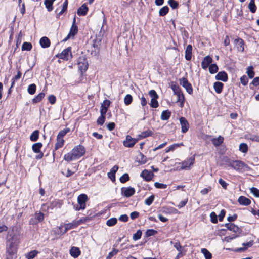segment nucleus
I'll list each match as a JSON object with an SVG mask.
<instances>
[{
    "mask_svg": "<svg viewBox=\"0 0 259 259\" xmlns=\"http://www.w3.org/2000/svg\"><path fill=\"white\" fill-rule=\"evenodd\" d=\"M85 152L84 147L80 145L75 146L71 151L64 155L63 159L67 162L76 160L82 156Z\"/></svg>",
    "mask_w": 259,
    "mask_h": 259,
    "instance_id": "f257e3e1",
    "label": "nucleus"
},
{
    "mask_svg": "<svg viewBox=\"0 0 259 259\" xmlns=\"http://www.w3.org/2000/svg\"><path fill=\"white\" fill-rule=\"evenodd\" d=\"M19 238L17 235L13 232H8L6 239V250L17 251Z\"/></svg>",
    "mask_w": 259,
    "mask_h": 259,
    "instance_id": "f03ea898",
    "label": "nucleus"
},
{
    "mask_svg": "<svg viewBox=\"0 0 259 259\" xmlns=\"http://www.w3.org/2000/svg\"><path fill=\"white\" fill-rule=\"evenodd\" d=\"M227 165L240 172L246 171L248 169V166L240 160H228Z\"/></svg>",
    "mask_w": 259,
    "mask_h": 259,
    "instance_id": "7ed1b4c3",
    "label": "nucleus"
},
{
    "mask_svg": "<svg viewBox=\"0 0 259 259\" xmlns=\"http://www.w3.org/2000/svg\"><path fill=\"white\" fill-rule=\"evenodd\" d=\"M88 200V197L87 195L82 194L79 195L77 198L78 204L76 206H74V209L77 210L81 209L84 210L86 207V202Z\"/></svg>",
    "mask_w": 259,
    "mask_h": 259,
    "instance_id": "20e7f679",
    "label": "nucleus"
},
{
    "mask_svg": "<svg viewBox=\"0 0 259 259\" xmlns=\"http://www.w3.org/2000/svg\"><path fill=\"white\" fill-rule=\"evenodd\" d=\"M78 226V222H76V220L73 221L72 222L64 224L65 229L62 230L63 225H61L58 229V233L61 234H65L68 230L76 228Z\"/></svg>",
    "mask_w": 259,
    "mask_h": 259,
    "instance_id": "39448f33",
    "label": "nucleus"
},
{
    "mask_svg": "<svg viewBox=\"0 0 259 259\" xmlns=\"http://www.w3.org/2000/svg\"><path fill=\"white\" fill-rule=\"evenodd\" d=\"M180 84L183 87L189 94L193 93V88L190 83L188 82V79L185 77H183L179 80Z\"/></svg>",
    "mask_w": 259,
    "mask_h": 259,
    "instance_id": "423d86ee",
    "label": "nucleus"
},
{
    "mask_svg": "<svg viewBox=\"0 0 259 259\" xmlns=\"http://www.w3.org/2000/svg\"><path fill=\"white\" fill-rule=\"evenodd\" d=\"M58 58L68 60L72 57L71 49L68 47L64 49L60 54L57 55Z\"/></svg>",
    "mask_w": 259,
    "mask_h": 259,
    "instance_id": "0eeeda50",
    "label": "nucleus"
},
{
    "mask_svg": "<svg viewBox=\"0 0 259 259\" xmlns=\"http://www.w3.org/2000/svg\"><path fill=\"white\" fill-rule=\"evenodd\" d=\"M174 92L178 97L177 102L178 103L179 106L181 108H182L184 106L185 101L184 94L179 90V89L174 90Z\"/></svg>",
    "mask_w": 259,
    "mask_h": 259,
    "instance_id": "6e6552de",
    "label": "nucleus"
},
{
    "mask_svg": "<svg viewBox=\"0 0 259 259\" xmlns=\"http://www.w3.org/2000/svg\"><path fill=\"white\" fill-rule=\"evenodd\" d=\"M121 194L126 197L133 196L135 193V189L131 187H123L121 189Z\"/></svg>",
    "mask_w": 259,
    "mask_h": 259,
    "instance_id": "1a4fd4ad",
    "label": "nucleus"
},
{
    "mask_svg": "<svg viewBox=\"0 0 259 259\" xmlns=\"http://www.w3.org/2000/svg\"><path fill=\"white\" fill-rule=\"evenodd\" d=\"M75 18H74L73 19V23L72 26L71 27L70 32L68 34L66 38L64 39V41H66L67 39L70 38L71 37H73L78 32V28L77 26L75 25Z\"/></svg>",
    "mask_w": 259,
    "mask_h": 259,
    "instance_id": "9d476101",
    "label": "nucleus"
},
{
    "mask_svg": "<svg viewBox=\"0 0 259 259\" xmlns=\"http://www.w3.org/2000/svg\"><path fill=\"white\" fill-rule=\"evenodd\" d=\"M136 139L133 138L131 136L127 135L125 140L123 141V145L126 147H132L137 142Z\"/></svg>",
    "mask_w": 259,
    "mask_h": 259,
    "instance_id": "9b49d317",
    "label": "nucleus"
},
{
    "mask_svg": "<svg viewBox=\"0 0 259 259\" xmlns=\"http://www.w3.org/2000/svg\"><path fill=\"white\" fill-rule=\"evenodd\" d=\"M78 68L83 73L85 72L88 68V63L86 59L80 58L78 61Z\"/></svg>",
    "mask_w": 259,
    "mask_h": 259,
    "instance_id": "f8f14e48",
    "label": "nucleus"
},
{
    "mask_svg": "<svg viewBox=\"0 0 259 259\" xmlns=\"http://www.w3.org/2000/svg\"><path fill=\"white\" fill-rule=\"evenodd\" d=\"M226 228L236 234H239L241 232V229L233 223H229L225 225Z\"/></svg>",
    "mask_w": 259,
    "mask_h": 259,
    "instance_id": "ddd939ff",
    "label": "nucleus"
},
{
    "mask_svg": "<svg viewBox=\"0 0 259 259\" xmlns=\"http://www.w3.org/2000/svg\"><path fill=\"white\" fill-rule=\"evenodd\" d=\"M44 214L41 212H36L34 215V218H32L30 221V223L32 225L36 224L39 222L44 220Z\"/></svg>",
    "mask_w": 259,
    "mask_h": 259,
    "instance_id": "4468645a",
    "label": "nucleus"
},
{
    "mask_svg": "<svg viewBox=\"0 0 259 259\" xmlns=\"http://www.w3.org/2000/svg\"><path fill=\"white\" fill-rule=\"evenodd\" d=\"M195 161V158L194 157H191L189 158V159L185 160L183 162H182V169H189L190 168V166L192 165Z\"/></svg>",
    "mask_w": 259,
    "mask_h": 259,
    "instance_id": "2eb2a0df",
    "label": "nucleus"
},
{
    "mask_svg": "<svg viewBox=\"0 0 259 259\" xmlns=\"http://www.w3.org/2000/svg\"><path fill=\"white\" fill-rule=\"evenodd\" d=\"M180 122L181 126L182 132L186 133L189 128V124L187 120L185 117H182L180 118Z\"/></svg>",
    "mask_w": 259,
    "mask_h": 259,
    "instance_id": "dca6fc26",
    "label": "nucleus"
},
{
    "mask_svg": "<svg viewBox=\"0 0 259 259\" xmlns=\"http://www.w3.org/2000/svg\"><path fill=\"white\" fill-rule=\"evenodd\" d=\"M140 176L146 181H150L152 180L153 174L152 172L147 169H144L141 173Z\"/></svg>",
    "mask_w": 259,
    "mask_h": 259,
    "instance_id": "f3484780",
    "label": "nucleus"
},
{
    "mask_svg": "<svg viewBox=\"0 0 259 259\" xmlns=\"http://www.w3.org/2000/svg\"><path fill=\"white\" fill-rule=\"evenodd\" d=\"M110 104V102L108 100H105L103 103L101 104L100 114L103 115H106V113L108 110V108Z\"/></svg>",
    "mask_w": 259,
    "mask_h": 259,
    "instance_id": "a211bd4d",
    "label": "nucleus"
},
{
    "mask_svg": "<svg viewBox=\"0 0 259 259\" xmlns=\"http://www.w3.org/2000/svg\"><path fill=\"white\" fill-rule=\"evenodd\" d=\"M212 62V59L209 56L205 57L201 62V67L204 69H206L210 63Z\"/></svg>",
    "mask_w": 259,
    "mask_h": 259,
    "instance_id": "6ab92c4d",
    "label": "nucleus"
},
{
    "mask_svg": "<svg viewBox=\"0 0 259 259\" xmlns=\"http://www.w3.org/2000/svg\"><path fill=\"white\" fill-rule=\"evenodd\" d=\"M235 45L236 46L237 50L241 52L244 50V43L241 38H237L234 40Z\"/></svg>",
    "mask_w": 259,
    "mask_h": 259,
    "instance_id": "aec40b11",
    "label": "nucleus"
},
{
    "mask_svg": "<svg viewBox=\"0 0 259 259\" xmlns=\"http://www.w3.org/2000/svg\"><path fill=\"white\" fill-rule=\"evenodd\" d=\"M118 169L117 165H114L111 169L110 171L108 173V177L111 180L112 182L115 181V174Z\"/></svg>",
    "mask_w": 259,
    "mask_h": 259,
    "instance_id": "412c9836",
    "label": "nucleus"
},
{
    "mask_svg": "<svg viewBox=\"0 0 259 259\" xmlns=\"http://www.w3.org/2000/svg\"><path fill=\"white\" fill-rule=\"evenodd\" d=\"M215 78L217 80H222L224 82H226L227 81L228 76L225 71H221L217 74L215 76Z\"/></svg>",
    "mask_w": 259,
    "mask_h": 259,
    "instance_id": "4be33fe9",
    "label": "nucleus"
},
{
    "mask_svg": "<svg viewBox=\"0 0 259 259\" xmlns=\"http://www.w3.org/2000/svg\"><path fill=\"white\" fill-rule=\"evenodd\" d=\"M41 47L43 48H47L50 46V41L49 38L46 36L42 37L39 41Z\"/></svg>",
    "mask_w": 259,
    "mask_h": 259,
    "instance_id": "5701e85b",
    "label": "nucleus"
},
{
    "mask_svg": "<svg viewBox=\"0 0 259 259\" xmlns=\"http://www.w3.org/2000/svg\"><path fill=\"white\" fill-rule=\"evenodd\" d=\"M65 141L63 138L57 137L56 143L55 144L54 150H57L58 149L62 147L64 144Z\"/></svg>",
    "mask_w": 259,
    "mask_h": 259,
    "instance_id": "b1692460",
    "label": "nucleus"
},
{
    "mask_svg": "<svg viewBox=\"0 0 259 259\" xmlns=\"http://www.w3.org/2000/svg\"><path fill=\"white\" fill-rule=\"evenodd\" d=\"M88 11V8L86 4H83L77 10V14L79 16H84Z\"/></svg>",
    "mask_w": 259,
    "mask_h": 259,
    "instance_id": "393cba45",
    "label": "nucleus"
},
{
    "mask_svg": "<svg viewBox=\"0 0 259 259\" xmlns=\"http://www.w3.org/2000/svg\"><path fill=\"white\" fill-rule=\"evenodd\" d=\"M192 46L188 45L185 50V58L187 60H190L192 57Z\"/></svg>",
    "mask_w": 259,
    "mask_h": 259,
    "instance_id": "a878e982",
    "label": "nucleus"
},
{
    "mask_svg": "<svg viewBox=\"0 0 259 259\" xmlns=\"http://www.w3.org/2000/svg\"><path fill=\"white\" fill-rule=\"evenodd\" d=\"M238 201L240 204L244 206H247L251 203L250 200L244 196L239 197Z\"/></svg>",
    "mask_w": 259,
    "mask_h": 259,
    "instance_id": "bb28decb",
    "label": "nucleus"
},
{
    "mask_svg": "<svg viewBox=\"0 0 259 259\" xmlns=\"http://www.w3.org/2000/svg\"><path fill=\"white\" fill-rule=\"evenodd\" d=\"M70 255L74 258L77 257L80 254L79 249L76 247H72L70 250Z\"/></svg>",
    "mask_w": 259,
    "mask_h": 259,
    "instance_id": "cd10ccee",
    "label": "nucleus"
},
{
    "mask_svg": "<svg viewBox=\"0 0 259 259\" xmlns=\"http://www.w3.org/2000/svg\"><path fill=\"white\" fill-rule=\"evenodd\" d=\"M253 241H250L247 243H243V245L244 247L238 248L236 249L237 252H242L246 250L248 248L251 247L253 245Z\"/></svg>",
    "mask_w": 259,
    "mask_h": 259,
    "instance_id": "c85d7f7f",
    "label": "nucleus"
},
{
    "mask_svg": "<svg viewBox=\"0 0 259 259\" xmlns=\"http://www.w3.org/2000/svg\"><path fill=\"white\" fill-rule=\"evenodd\" d=\"M137 161L140 164H143L146 163L147 159L143 154L140 152L137 156Z\"/></svg>",
    "mask_w": 259,
    "mask_h": 259,
    "instance_id": "c756f323",
    "label": "nucleus"
},
{
    "mask_svg": "<svg viewBox=\"0 0 259 259\" xmlns=\"http://www.w3.org/2000/svg\"><path fill=\"white\" fill-rule=\"evenodd\" d=\"M224 141V138L221 136H219L218 137L213 138L212 139L211 141L213 144L215 146H220Z\"/></svg>",
    "mask_w": 259,
    "mask_h": 259,
    "instance_id": "7c9ffc66",
    "label": "nucleus"
},
{
    "mask_svg": "<svg viewBox=\"0 0 259 259\" xmlns=\"http://www.w3.org/2000/svg\"><path fill=\"white\" fill-rule=\"evenodd\" d=\"M223 84L220 82H216L213 84V88L217 93L220 94L222 92Z\"/></svg>",
    "mask_w": 259,
    "mask_h": 259,
    "instance_id": "2f4dec72",
    "label": "nucleus"
},
{
    "mask_svg": "<svg viewBox=\"0 0 259 259\" xmlns=\"http://www.w3.org/2000/svg\"><path fill=\"white\" fill-rule=\"evenodd\" d=\"M171 116V112L168 110L162 111L161 115V119L162 120H168Z\"/></svg>",
    "mask_w": 259,
    "mask_h": 259,
    "instance_id": "473e14b6",
    "label": "nucleus"
},
{
    "mask_svg": "<svg viewBox=\"0 0 259 259\" xmlns=\"http://www.w3.org/2000/svg\"><path fill=\"white\" fill-rule=\"evenodd\" d=\"M16 253L17 252L16 251H11L6 250V259H15L16 257Z\"/></svg>",
    "mask_w": 259,
    "mask_h": 259,
    "instance_id": "72a5a7b5",
    "label": "nucleus"
},
{
    "mask_svg": "<svg viewBox=\"0 0 259 259\" xmlns=\"http://www.w3.org/2000/svg\"><path fill=\"white\" fill-rule=\"evenodd\" d=\"M42 146V145L41 143H36L32 145V149L35 153H39Z\"/></svg>",
    "mask_w": 259,
    "mask_h": 259,
    "instance_id": "f704fd0d",
    "label": "nucleus"
},
{
    "mask_svg": "<svg viewBox=\"0 0 259 259\" xmlns=\"http://www.w3.org/2000/svg\"><path fill=\"white\" fill-rule=\"evenodd\" d=\"M45 93H40L35 96L32 100L33 103L39 102L45 97Z\"/></svg>",
    "mask_w": 259,
    "mask_h": 259,
    "instance_id": "c9c22d12",
    "label": "nucleus"
},
{
    "mask_svg": "<svg viewBox=\"0 0 259 259\" xmlns=\"http://www.w3.org/2000/svg\"><path fill=\"white\" fill-rule=\"evenodd\" d=\"M38 253V252L37 250H34L26 254L25 257L27 259H33L37 255Z\"/></svg>",
    "mask_w": 259,
    "mask_h": 259,
    "instance_id": "e433bc0d",
    "label": "nucleus"
},
{
    "mask_svg": "<svg viewBox=\"0 0 259 259\" xmlns=\"http://www.w3.org/2000/svg\"><path fill=\"white\" fill-rule=\"evenodd\" d=\"M36 86L35 84H30L27 89V91L30 95H33L36 92Z\"/></svg>",
    "mask_w": 259,
    "mask_h": 259,
    "instance_id": "4c0bfd02",
    "label": "nucleus"
},
{
    "mask_svg": "<svg viewBox=\"0 0 259 259\" xmlns=\"http://www.w3.org/2000/svg\"><path fill=\"white\" fill-rule=\"evenodd\" d=\"M169 11V8L167 6H164L161 8L159 11V15L161 16H165Z\"/></svg>",
    "mask_w": 259,
    "mask_h": 259,
    "instance_id": "58836bf2",
    "label": "nucleus"
},
{
    "mask_svg": "<svg viewBox=\"0 0 259 259\" xmlns=\"http://www.w3.org/2000/svg\"><path fill=\"white\" fill-rule=\"evenodd\" d=\"M133 101V97L130 94L126 95L124 98V103L126 105H130Z\"/></svg>",
    "mask_w": 259,
    "mask_h": 259,
    "instance_id": "ea45409f",
    "label": "nucleus"
},
{
    "mask_svg": "<svg viewBox=\"0 0 259 259\" xmlns=\"http://www.w3.org/2000/svg\"><path fill=\"white\" fill-rule=\"evenodd\" d=\"M53 2L51 0H45L44 4L46 6L48 11L50 12L53 10Z\"/></svg>",
    "mask_w": 259,
    "mask_h": 259,
    "instance_id": "a19ab883",
    "label": "nucleus"
},
{
    "mask_svg": "<svg viewBox=\"0 0 259 259\" xmlns=\"http://www.w3.org/2000/svg\"><path fill=\"white\" fill-rule=\"evenodd\" d=\"M248 8L252 13H255L256 10V7L255 5L254 0H251L249 5Z\"/></svg>",
    "mask_w": 259,
    "mask_h": 259,
    "instance_id": "79ce46f5",
    "label": "nucleus"
},
{
    "mask_svg": "<svg viewBox=\"0 0 259 259\" xmlns=\"http://www.w3.org/2000/svg\"><path fill=\"white\" fill-rule=\"evenodd\" d=\"M209 71L211 74H214L217 72L218 71V66L215 64L210 65L209 66Z\"/></svg>",
    "mask_w": 259,
    "mask_h": 259,
    "instance_id": "37998d69",
    "label": "nucleus"
},
{
    "mask_svg": "<svg viewBox=\"0 0 259 259\" xmlns=\"http://www.w3.org/2000/svg\"><path fill=\"white\" fill-rule=\"evenodd\" d=\"M39 136V132L37 130L34 131L30 137V139L32 141H36L37 140Z\"/></svg>",
    "mask_w": 259,
    "mask_h": 259,
    "instance_id": "c03bdc74",
    "label": "nucleus"
},
{
    "mask_svg": "<svg viewBox=\"0 0 259 259\" xmlns=\"http://www.w3.org/2000/svg\"><path fill=\"white\" fill-rule=\"evenodd\" d=\"M67 6H68V1H67V0H65L63 4V6H62V8L61 10L57 14V16L58 17L60 16V15H61L62 14H63V13L65 11H66V10L67 9Z\"/></svg>",
    "mask_w": 259,
    "mask_h": 259,
    "instance_id": "a18cd8bd",
    "label": "nucleus"
},
{
    "mask_svg": "<svg viewBox=\"0 0 259 259\" xmlns=\"http://www.w3.org/2000/svg\"><path fill=\"white\" fill-rule=\"evenodd\" d=\"M201 252L204 254L205 258L206 259H211L212 257L211 254L210 252L206 249L203 248L201 249Z\"/></svg>",
    "mask_w": 259,
    "mask_h": 259,
    "instance_id": "49530a36",
    "label": "nucleus"
},
{
    "mask_svg": "<svg viewBox=\"0 0 259 259\" xmlns=\"http://www.w3.org/2000/svg\"><path fill=\"white\" fill-rule=\"evenodd\" d=\"M32 49V45L30 42H25L22 46V50L23 51H30Z\"/></svg>",
    "mask_w": 259,
    "mask_h": 259,
    "instance_id": "de8ad7c7",
    "label": "nucleus"
},
{
    "mask_svg": "<svg viewBox=\"0 0 259 259\" xmlns=\"http://www.w3.org/2000/svg\"><path fill=\"white\" fill-rule=\"evenodd\" d=\"M247 74L250 78H252L254 76V72L252 66H249L247 68Z\"/></svg>",
    "mask_w": 259,
    "mask_h": 259,
    "instance_id": "09e8293b",
    "label": "nucleus"
},
{
    "mask_svg": "<svg viewBox=\"0 0 259 259\" xmlns=\"http://www.w3.org/2000/svg\"><path fill=\"white\" fill-rule=\"evenodd\" d=\"M117 220L115 218H112L108 220L106 222V224L108 226H112L116 224Z\"/></svg>",
    "mask_w": 259,
    "mask_h": 259,
    "instance_id": "8fccbe9b",
    "label": "nucleus"
},
{
    "mask_svg": "<svg viewBox=\"0 0 259 259\" xmlns=\"http://www.w3.org/2000/svg\"><path fill=\"white\" fill-rule=\"evenodd\" d=\"M154 195H152L145 200V204L148 206H150L154 200Z\"/></svg>",
    "mask_w": 259,
    "mask_h": 259,
    "instance_id": "3c124183",
    "label": "nucleus"
},
{
    "mask_svg": "<svg viewBox=\"0 0 259 259\" xmlns=\"http://www.w3.org/2000/svg\"><path fill=\"white\" fill-rule=\"evenodd\" d=\"M152 134V132L150 130H147L144 132H143L139 135V137L141 138H144L147 137L149 136H151Z\"/></svg>",
    "mask_w": 259,
    "mask_h": 259,
    "instance_id": "603ef678",
    "label": "nucleus"
},
{
    "mask_svg": "<svg viewBox=\"0 0 259 259\" xmlns=\"http://www.w3.org/2000/svg\"><path fill=\"white\" fill-rule=\"evenodd\" d=\"M170 244H174V246L178 251H183V247L181 246L179 242H173L172 241H171Z\"/></svg>",
    "mask_w": 259,
    "mask_h": 259,
    "instance_id": "864d4df0",
    "label": "nucleus"
},
{
    "mask_svg": "<svg viewBox=\"0 0 259 259\" xmlns=\"http://www.w3.org/2000/svg\"><path fill=\"white\" fill-rule=\"evenodd\" d=\"M239 150L243 153H246L248 151V146L245 143H241L239 145Z\"/></svg>",
    "mask_w": 259,
    "mask_h": 259,
    "instance_id": "5fc2aeb1",
    "label": "nucleus"
},
{
    "mask_svg": "<svg viewBox=\"0 0 259 259\" xmlns=\"http://www.w3.org/2000/svg\"><path fill=\"white\" fill-rule=\"evenodd\" d=\"M105 120V115L101 114L100 116L98 118L97 122L98 125H102Z\"/></svg>",
    "mask_w": 259,
    "mask_h": 259,
    "instance_id": "6e6d98bb",
    "label": "nucleus"
},
{
    "mask_svg": "<svg viewBox=\"0 0 259 259\" xmlns=\"http://www.w3.org/2000/svg\"><path fill=\"white\" fill-rule=\"evenodd\" d=\"M142 231L140 230H138L136 233L133 235V239L134 240H138L140 239L142 236Z\"/></svg>",
    "mask_w": 259,
    "mask_h": 259,
    "instance_id": "4d7b16f0",
    "label": "nucleus"
},
{
    "mask_svg": "<svg viewBox=\"0 0 259 259\" xmlns=\"http://www.w3.org/2000/svg\"><path fill=\"white\" fill-rule=\"evenodd\" d=\"M130 179V177L126 173L124 174L120 178V181L122 183H124L127 181H128Z\"/></svg>",
    "mask_w": 259,
    "mask_h": 259,
    "instance_id": "13d9d810",
    "label": "nucleus"
},
{
    "mask_svg": "<svg viewBox=\"0 0 259 259\" xmlns=\"http://www.w3.org/2000/svg\"><path fill=\"white\" fill-rule=\"evenodd\" d=\"M69 131L68 128L61 130L59 132L57 137L63 138V137L66 135V134Z\"/></svg>",
    "mask_w": 259,
    "mask_h": 259,
    "instance_id": "bf43d9fd",
    "label": "nucleus"
},
{
    "mask_svg": "<svg viewBox=\"0 0 259 259\" xmlns=\"http://www.w3.org/2000/svg\"><path fill=\"white\" fill-rule=\"evenodd\" d=\"M150 105L152 108L158 107L159 104L158 101H157V99H151Z\"/></svg>",
    "mask_w": 259,
    "mask_h": 259,
    "instance_id": "052dcab7",
    "label": "nucleus"
},
{
    "mask_svg": "<svg viewBox=\"0 0 259 259\" xmlns=\"http://www.w3.org/2000/svg\"><path fill=\"white\" fill-rule=\"evenodd\" d=\"M157 233V231L153 229L147 230L146 232V235L147 237L155 235Z\"/></svg>",
    "mask_w": 259,
    "mask_h": 259,
    "instance_id": "680f3d73",
    "label": "nucleus"
},
{
    "mask_svg": "<svg viewBox=\"0 0 259 259\" xmlns=\"http://www.w3.org/2000/svg\"><path fill=\"white\" fill-rule=\"evenodd\" d=\"M168 4L172 9H176L178 6V3L175 0H169Z\"/></svg>",
    "mask_w": 259,
    "mask_h": 259,
    "instance_id": "e2e57ef3",
    "label": "nucleus"
},
{
    "mask_svg": "<svg viewBox=\"0 0 259 259\" xmlns=\"http://www.w3.org/2000/svg\"><path fill=\"white\" fill-rule=\"evenodd\" d=\"M149 95L151 97V99H157L158 98V96L156 91L153 90H151L149 92Z\"/></svg>",
    "mask_w": 259,
    "mask_h": 259,
    "instance_id": "0e129e2a",
    "label": "nucleus"
},
{
    "mask_svg": "<svg viewBox=\"0 0 259 259\" xmlns=\"http://www.w3.org/2000/svg\"><path fill=\"white\" fill-rule=\"evenodd\" d=\"M154 186L156 188H158V189H165L167 187V185L166 184L160 183L158 182H155L154 183Z\"/></svg>",
    "mask_w": 259,
    "mask_h": 259,
    "instance_id": "69168bd1",
    "label": "nucleus"
},
{
    "mask_svg": "<svg viewBox=\"0 0 259 259\" xmlns=\"http://www.w3.org/2000/svg\"><path fill=\"white\" fill-rule=\"evenodd\" d=\"M250 192L256 197H259V190L256 188L252 187L250 189Z\"/></svg>",
    "mask_w": 259,
    "mask_h": 259,
    "instance_id": "338daca9",
    "label": "nucleus"
},
{
    "mask_svg": "<svg viewBox=\"0 0 259 259\" xmlns=\"http://www.w3.org/2000/svg\"><path fill=\"white\" fill-rule=\"evenodd\" d=\"M118 251L117 249H114L111 252H110L107 255L106 259H111V258L118 253Z\"/></svg>",
    "mask_w": 259,
    "mask_h": 259,
    "instance_id": "774afa93",
    "label": "nucleus"
}]
</instances>
